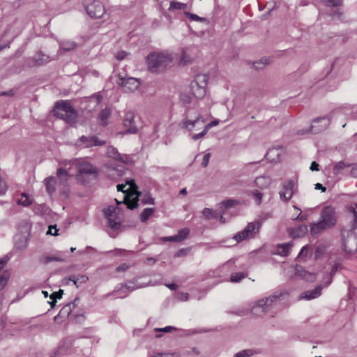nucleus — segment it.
Wrapping results in <instances>:
<instances>
[{
	"label": "nucleus",
	"instance_id": "nucleus-1",
	"mask_svg": "<svg viewBox=\"0 0 357 357\" xmlns=\"http://www.w3.org/2000/svg\"><path fill=\"white\" fill-rule=\"evenodd\" d=\"M351 219L354 222L350 229L342 230L343 246L348 253L357 251V204L349 207Z\"/></svg>",
	"mask_w": 357,
	"mask_h": 357
},
{
	"label": "nucleus",
	"instance_id": "nucleus-2",
	"mask_svg": "<svg viewBox=\"0 0 357 357\" xmlns=\"http://www.w3.org/2000/svg\"><path fill=\"white\" fill-rule=\"evenodd\" d=\"M146 61L150 71L160 73L171 67L173 57L168 52H151L147 56Z\"/></svg>",
	"mask_w": 357,
	"mask_h": 357
},
{
	"label": "nucleus",
	"instance_id": "nucleus-3",
	"mask_svg": "<svg viewBox=\"0 0 357 357\" xmlns=\"http://www.w3.org/2000/svg\"><path fill=\"white\" fill-rule=\"evenodd\" d=\"M287 295L285 290H278L275 291L271 296L260 299L257 303L252 308V313L260 316L264 314L274 306H275L280 301L283 300Z\"/></svg>",
	"mask_w": 357,
	"mask_h": 357
},
{
	"label": "nucleus",
	"instance_id": "nucleus-4",
	"mask_svg": "<svg viewBox=\"0 0 357 357\" xmlns=\"http://www.w3.org/2000/svg\"><path fill=\"white\" fill-rule=\"evenodd\" d=\"M336 223V216L334 208L324 207L320 215V220L311 225L310 231L312 234H319L321 231L334 226Z\"/></svg>",
	"mask_w": 357,
	"mask_h": 357
},
{
	"label": "nucleus",
	"instance_id": "nucleus-5",
	"mask_svg": "<svg viewBox=\"0 0 357 357\" xmlns=\"http://www.w3.org/2000/svg\"><path fill=\"white\" fill-rule=\"evenodd\" d=\"M54 114L70 125L77 121V112L67 100L58 101L54 105Z\"/></svg>",
	"mask_w": 357,
	"mask_h": 357
},
{
	"label": "nucleus",
	"instance_id": "nucleus-6",
	"mask_svg": "<svg viewBox=\"0 0 357 357\" xmlns=\"http://www.w3.org/2000/svg\"><path fill=\"white\" fill-rule=\"evenodd\" d=\"M77 169L76 178L82 183L87 184L91 180L96 179L98 175V169L93 166L90 162L82 160L76 162Z\"/></svg>",
	"mask_w": 357,
	"mask_h": 357
},
{
	"label": "nucleus",
	"instance_id": "nucleus-7",
	"mask_svg": "<svg viewBox=\"0 0 357 357\" xmlns=\"http://www.w3.org/2000/svg\"><path fill=\"white\" fill-rule=\"evenodd\" d=\"M204 124V120L198 112L188 110L182 121V128L187 129L188 131L199 130L202 129Z\"/></svg>",
	"mask_w": 357,
	"mask_h": 357
},
{
	"label": "nucleus",
	"instance_id": "nucleus-8",
	"mask_svg": "<svg viewBox=\"0 0 357 357\" xmlns=\"http://www.w3.org/2000/svg\"><path fill=\"white\" fill-rule=\"evenodd\" d=\"M208 76L205 74L197 75L190 83V92L196 98H202L206 95Z\"/></svg>",
	"mask_w": 357,
	"mask_h": 357
},
{
	"label": "nucleus",
	"instance_id": "nucleus-9",
	"mask_svg": "<svg viewBox=\"0 0 357 357\" xmlns=\"http://www.w3.org/2000/svg\"><path fill=\"white\" fill-rule=\"evenodd\" d=\"M261 227V223L259 221L249 222L244 229L238 231L233 236V239L237 243H240L245 240L254 238L259 231Z\"/></svg>",
	"mask_w": 357,
	"mask_h": 357
},
{
	"label": "nucleus",
	"instance_id": "nucleus-10",
	"mask_svg": "<svg viewBox=\"0 0 357 357\" xmlns=\"http://www.w3.org/2000/svg\"><path fill=\"white\" fill-rule=\"evenodd\" d=\"M104 214L105 218L107 219L108 226L114 229H119L121 227V220L119 218V215L121 213V208L119 206H109L107 208H105Z\"/></svg>",
	"mask_w": 357,
	"mask_h": 357
},
{
	"label": "nucleus",
	"instance_id": "nucleus-11",
	"mask_svg": "<svg viewBox=\"0 0 357 357\" xmlns=\"http://www.w3.org/2000/svg\"><path fill=\"white\" fill-rule=\"evenodd\" d=\"M282 188L279 195L282 200L288 202L298 190V181L296 178H290L282 183Z\"/></svg>",
	"mask_w": 357,
	"mask_h": 357
},
{
	"label": "nucleus",
	"instance_id": "nucleus-12",
	"mask_svg": "<svg viewBox=\"0 0 357 357\" xmlns=\"http://www.w3.org/2000/svg\"><path fill=\"white\" fill-rule=\"evenodd\" d=\"M116 82L118 85L121 86L123 89L124 92L126 93L135 91L140 86V82L138 79L132 77H125L121 75H118Z\"/></svg>",
	"mask_w": 357,
	"mask_h": 357
},
{
	"label": "nucleus",
	"instance_id": "nucleus-13",
	"mask_svg": "<svg viewBox=\"0 0 357 357\" xmlns=\"http://www.w3.org/2000/svg\"><path fill=\"white\" fill-rule=\"evenodd\" d=\"M106 142L99 139L96 136L80 137L76 142V146L79 148H90L96 146H104Z\"/></svg>",
	"mask_w": 357,
	"mask_h": 357
},
{
	"label": "nucleus",
	"instance_id": "nucleus-14",
	"mask_svg": "<svg viewBox=\"0 0 357 357\" xmlns=\"http://www.w3.org/2000/svg\"><path fill=\"white\" fill-rule=\"evenodd\" d=\"M123 126L125 129L124 134H136L138 131L135 121V114L131 111L126 112L123 119Z\"/></svg>",
	"mask_w": 357,
	"mask_h": 357
},
{
	"label": "nucleus",
	"instance_id": "nucleus-15",
	"mask_svg": "<svg viewBox=\"0 0 357 357\" xmlns=\"http://www.w3.org/2000/svg\"><path fill=\"white\" fill-rule=\"evenodd\" d=\"M86 10L89 16L93 18H100L105 13V8L101 2L93 1L86 6Z\"/></svg>",
	"mask_w": 357,
	"mask_h": 357
},
{
	"label": "nucleus",
	"instance_id": "nucleus-16",
	"mask_svg": "<svg viewBox=\"0 0 357 357\" xmlns=\"http://www.w3.org/2000/svg\"><path fill=\"white\" fill-rule=\"evenodd\" d=\"M330 124V119L328 116H324L319 117L312 121L311 125V131L317 133L326 130Z\"/></svg>",
	"mask_w": 357,
	"mask_h": 357
},
{
	"label": "nucleus",
	"instance_id": "nucleus-17",
	"mask_svg": "<svg viewBox=\"0 0 357 357\" xmlns=\"http://www.w3.org/2000/svg\"><path fill=\"white\" fill-rule=\"evenodd\" d=\"M142 195L141 192H137V193L135 194H130V195H126L124 196V199L123 202H119L116 199H115V201L116 202L117 205H119L122 203H124L127 205V208L129 209H134L135 208L137 207L138 206V201L139 200V197Z\"/></svg>",
	"mask_w": 357,
	"mask_h": 357
},
{
	"label": "nucleus",
	"instance_id": "nucleus-18",
	"mask_svg": "<svg viewBox=\"0 0 357 357\" xmlns=\"http://www.w3.org/2000/svg\"><path fill=\"white\" fill-rule=\"evenodd\" d=\"M322 289V285H318L312 290L305 291L299 296V300L310 301L317 298L321 296Z\"/></svg>",
	"mask_w": 357,
	"mask_h": 357
},
{
	"label": "nucleus",
	"instance_id": "nucleus-19",
	"mask_svg": "<svg viewBox=\"0 0 357 357\" xmlns=\"http://www.w3.org/2000/svg\"><path fill=\"white\" fill-rule=\"evenodd\" d=\"M287 231L289 234L295 238L304 236L307 234L308 229L305 225H299L296 227H289Z\"/></svg>",
	"mask_w": 357,
	"mask_h": 357
},
{
	"label": "nucleus",
	"instance_id": "nucleus-20",
	"mask_svg": "<svg viewBox=\"0 0 357 357\" xmlns=\"http://www.w3.org/2000/svg\"><path fill=\"white\" fill-rule=\"evenodd\" d=\"M106 154L107 157L112 158L115 160L120 161L123 163L128 162V157L120 154L117 149L114 146H108Z\"/></svg>",
	"mask_w": 357,
	"mask_h": 357
},
{
	"label": "nucleus",
	"instance_id": "nucleus-21",
	"mask_svg": "<svg viewBox=\"0 0 357 357\" xmlns=\"http://www.w3.org/2000/svg\"><path fill=\"white\" fill-rule=\"evenodd\" d=\"M107 175L112 178H116V177L122 176L125 169L122 165L114 166L112 164L107 165Z\"/></svg>",
	"mask_w": 357,
	"mask_h": 357
},
{
	"label": "nucleus",
	"instance_id": "nucleus-22",
	"mask_svg": "<svg viewBox=\"0 0 357 357\" xmlns=\"http://www.w3.org/2000/svg\"><path fill=\"white\" fill-rule=\"evenodd\" d=\"M282 153V148L280 147H273L268 150L266 158L267 160H269L272 162H276L280 160V156Z\"/></svg>",
	"mask_w": 357,
	"mask_h": 357
},
{
	"label": "nucleus",
	"instance_id": "nucleus-23",
	"mask_svg": "<svg viewBox=\"0 0 357 357\" xmlns=\"http://www.w3.org/2000/svg\"><path fill=\"white\" fill-rule=\"evenodd\" d=\"M33 59L35 65H37V66L44 65L51 61L50 56L44 54L41 51L36 52L33 55Z\"/></svg>",
	"mask_w": 357,
	"mask_h": 357
},
{
	"label": "nucleus",
	"instance_id": "nucleus-24",
	"mask_svg": "<svg viewBox=\"0 0 357 357\" xmlns=\"http://www.w3.org/2000/svg\"><path fill=\"white\" fill-rule=\"evenodd\" d=\"M293 244L291 243H283L278 245L275 251V255L286 257L289 255Z\"/></svg>",
	"mask_w": 357,
	"mask_h": 357
},
{
	"label": "nucleus",
	"instance_id": "nucleus-25",
	"mask_svg": "<svg viewBox=\"0 0 357 357\" xmlns=\"http://www.w3.org/2000/svg\"><path fill=\"white\" fill-rule=\"evenodd\" d=\"M77 46V44L73 40H63L59 42V52L61 51L69 52L75 50Z\"/></svg>",
	"mask_w": 357,
	"mask_h": 357
},
{
	"label": "nucleus",
	"instance_id": "nucleus-26",
	"mask_svg": "<svg viewBox=\"0 0 357 357\" xmlns=\"http://www.w3.org/2000/svg\"><path fill=\"white\" fill-rule=\"evenodd\" d=\"M111 116V110L108 108L102 109L98 114V121L100 125L107 126Z\"/></svg>",
	"mask_w": 357,
	"mask_h": 357
},
{
	"label": "nucleus",
	"instance_id": "nucleus-27",
	"mask_svg": "<svg viewBox=\"0 0 357 357\" xmlns=\"http://www.w3.org/2000/svg\"><path fill=\"white\" fill-rule=\"evenodd\" d=\"M118 191H122L126 193L130 190H136L137 188V185L133 179H130L126 181V184H119L117 186Z\"/></svg>",
	"mask_w": 357,
	"mask_h": 357
},
{
	"label": "nucleus",
	"instance_id": "nucleus-28",
	"mask_svg": "<svg viewBox=\"0 0 357 357\" xmlns=\"http://www.w3.org/2000/svg\"><path fill=\"white\" fill-rule=\"evenodd\" d=\"M44 184L46 187V190L49 195H52L55 192L56 179L54 177H47L44 180Z\"/></svg>",
	"mask_w": 357,
	"mask_h": 357
},
{
	"label": "nucleus",
	"instance_id": "nucleus-29",
	"mask_svg": "<svg viewBox=\"0 0 357 357\" xmlns=\"http://www.w3.org/2000/svg\"><path fill=\"white\" fill-rule=\"evenodd\" d=\"M64 259L62 257L55 256L45 255L39 259L40 263L47 264L52 261H63Z\"/></svg>",
	"mask_w": 357,
	"mask_h": 357
},
{
	"label": "nucleus",
	"instance_id": "nucleus-30",
	"mask_svg": "<svg viewBox=\"0 0 357 357\" xmlns=\"http://www.w3.org/2000/svg\"><path fill=\"white\" fill-rule=\"evenodd\" d=\"M312 252V247L309 245H306L302 248L299 254L297 256V259L298 260L305 259L309 255H311Z\"/></svg>",
	"mask_w": 357,
	"mask_h": 357
},
{
	"label": "nucleus",
	"instance_id": "nucleus-31",
	"mask_svg": "<svg viewBox=\"0 0 357 357\" xmlns=\"http://www.w3.org/2000/svg\"><path fill=\"white\" fill-rule=\"evenodd\" d=\"M142 287H143V286H137V287H135L131 286V285L125 284V285H122L121 287V288H119L118 290L114 291L112 294H114V292H122V293H124L125 295L121 296V298H124V297H126L127 296L128 292H130V291L135 290L137 288H142Z\"/></svg>",
	"mask_w": 357,
	"mask_h": 357
},
{
	"label": "nucleus",
	"instance_id": "nucleus-32",
	"mask_svg": "<svg viewBox=\"0 0 357 357\" xmlns=\"http://www.w3.org/2000/svg\"><path fill=\"white\" fill-rule=\"evenodd\" d=\"M301 277L307 282H313L316 280V275L313 273L307 271L305 269L300 271Z\"/></svg>",
	"mask_w": 357,
	"mask_h": 357
},
{
	"label": "nucleus",
	"instance_id": "nucleus-33",
	"mask_svg": "<svg viewBox=\"0 0 357 357\" xmlns=\"http://www.w3.org/2000/svg\"><path fill=\"white\" fill-rule=\"evenodd\" d=\"M69 280L72 281L77 287H79V284L85 283L88 280V277L85 275H79L78 277L71 276L69 278Z\"/></svg>",
	"mask_w": 357,
	"mask_h": 357
},
{
	"label": "nucleus",
	"instance_id": "nucleus-34",
	"mask_svg": "<svg viewBox=\"0 0 357 357\" xmlns=\"http://www.w3.org/2000/svg\"><path fill=\"white\" fill-rule=\"evenodd\" d=\"M154 211L155 209L153 208H144L140 215L141 221L143 222H146L149 218V217L153 215Z\"/></svg>",
	"mask_w": 357,
	"mask_h": 357
},
{
	"label": "nucleus",
	"instance_id": "nucleus-35",
	"mask_svg": "<svg viewBox=\"0 0 357 357\" xmlns=\"http://www.w3.org/2000/svg\"><path fill=\"white\" fill-rule=\"evenodd\" d=\"M269 59L267 58H263L262 59L255 61L252 63V67L259 70H262L266 65L269 64Z\"/></svg>",
	"mask_w": 357,
	"mask_h": 357
},
{
	"label": "nucleus",
	"instance_id": "nucleus-36",
	"mask_svg": "<svg viewBox=\"0 0 357 357\" xmlns=\"http://www.w3.org/2000/svg\"><path fill=\"white\" fill-rule=\"evenodd\" d=\"M255 183L258 187L263 188L269 185L270 179L266 176H259L256 178Z\"/></svg>",
	"mask_w": 357,
	"mask_h": 357
},
{
	"label": "nucleus",
	"instance_id": "nucleus-37",
	"mask_svg": "<svg viewBox=\"0 0 357 357\" xmlns=\"http://www.w3.org/2000/svg\"><path fill=\"white\" fill-rule=\"evenodd\" d=\"M202 214L206 219H213V218H217L218 217V213L216 211H213L211 208H205L203 211Z\"/></svg>",
	"mask_w": 357,
	"mask_h": 357
},
{
	"label": "nucleus",
	"instance_id": "nucleus-38",
	"mask_svg": "<svg viewBox=\"0 0 357 357\" xmlns=\"http://www.w3.org/2000/svg\"><path fill=\"white\" fill-rule=\"evenodd\" d=\"M246 276L247 275L242 272L232 273L230 277V282H240L243 279L246 278Z\"/></svg>",
	"mask_w": 357,
	"mask_h": 357
},
{
	"label": "nucleus",
	"instance_id": "nucleus-39",
	"mask_svg": "<svg viewBox=\"0 0 357 357\" xmlns=\"http://www.w3.org/2000/svg\"><path fill=\"white\" fill-rule=\"evenodd\" d=\"M338 267H339V264H335V265L333 266L332 269H331L330 273H328L327 275V276H326L327 277V281L326 282L325 287L328 286L332 282L333 275H335V273L337 271Z\"/></svg>",
	"mask_w": 357,
	"mask_h": 357
},
{
	"label": "nucleus",
	"instance_id": "nucleus-40",
	"mask_svg": "<svg viewBox=\"0 0 357 357\" xmlns=\"http://www.w3.org/2000/svg\"><path fill=\"white\" fill-rule=\"evenodd\" d=\"M238 204V202L236 199H229L225 201H222L220 204L222 207H224L225 209H228L230 208H232L237 205Z\"/></svg>",
	"mask_w": 357,
	"mask_h": 357
},
{
	"label": "nucleus",
	"instance_id": "nucleus-41",
	"mask_svg": "<svg viewBox=\"0 0 357 357\" xmlns=\"http://www.w3.org/2000/svg\"><path fill=\"white\" fill-rule=\"evenodd\" d=\"M56 176L62 182H66L68 180V173L63 168H59L56 171Z\"/></svg>",
	"mask_w": 357,
	"mask_h": 357
},
{
	"label": "nucleus",
	"instance_id": "nucleus-42",
	"mask_svg": "<svg viewBox=\"0 0 357 357\" xmlns=\"http://www.w3.org/2000/svg\"><path fill=\"white\" fill-rule=\"evenodd\" d=\"M189 233H190V230L188 228H184V229H180L178 231V234H176V236H178V242H181V241H183L184 239H185L188 237V236L189 235Z\"/></svg>",
	"mask_w": 357,
	"mask_h": 357
},
{
	"label": "nucleus",
	"instance_id": "nucleus-43",
	"mask_svg": "<svg viewBox=\"0 0 357 357\" xmlns=\"http://www.w3.org/2000/svg\"><path fill=\"white\" fill-rule=\"evenodd\" d=\"M18 203L24 206H28L31 204V201L26 193H22V197L18 200Z\"/></svg>",
	"mask_w": 357,
	"mask_h": 357
},
{
	"label": "nucleus",
	"instance_id": "nucleus-44",
	"mask_svg": "<svg viewBox=\"0 0 357 357\" xmlns=\"http://www.w3.org/2000/svg\"><path fill=\"white\" fill-rule=\"evenodd\" d=\"M185 3H180V2H176V1H171L169 10H174V9L181 10V9L185 8Z\"/></svg>",
	"mask_w": 357,
	"mask_h": 357
},
{
	"label": "nucleus",
	"instance_id": "nucleus-45",
	"mask_svg": "<svg viewBox=\"0 0 357 357\" xmlns=\"http://www.w3.org/2000/svg\"><path fill=\"white\" fill-rule=\"evenodd\" d=\"M347 167H349V165H346L342 161H340L335 165L333 173L335 174H338L342 169Z\"/></svg>",
	"mask_w": 357,
	"mask_h": 357
},
{
	"label": "nucleus",
	"instance_id": "nucleus-46",
	"mask_svg": "<svg viewBox=\"0 0 357 357\" xmlns=\"http://www.w3.org/2000/svg\"><path fill=\"white\" fill-rule=\"evenodd\" d=\"M253 351L250 349H245L236 353L234 357H250L253 355Z\"/></svg>",
	"mask_w": 357,
	"mask_h": 357
},
{
	"label": "nucleus",
	"instance_id": "nucleus-47",
	"mask_svg": "<svg viewBox=\"0 0 357 357\" xmlns=\"http://www.w3.org/2000/svg\"><path fill=\"white\" fill-rule=\"evenodd\" d=\"M102 96L98 93H95L90 97V101L95 103V105H98L102 101Z\"/></svg>",
	"mask_w": 357,
	"mask_h": 357
},
{
	"label": "nucleus",
	"instance_id": "nucleus-48",
	"mask_svg": "<svg viewBox=\"0 0 357 357\" xmlns=\"http://www.w3.org/2000/svg\"><path fill=\"white\" fill-rule=\"evenodd\" d=\"M143 204H154V199L149 194H146L141 199Z\"/></svg>",
	"mask_w": 357,
	"mask_h": 357
},
{
	"label": "nucleus",
	"instance_id": "nucleus-49",
	"mask_svg": "<svg viewBox=\"0 0 357 357\" xmlns=\"http://www.w3.org/2000/svg\"><path fill=\"white\" fill-rule=\"evenodd\" d=\"M323 2L327 6H339L342 3L341 0H323Z\"/></svg>",
	"mask_w": 357,
	"mask_h": 357
},
{
	"label": "nucleus",
	"instance_id": "nucleus-50",
	"mask_svg": "<svg viewBox=\"0 0 357 357\" xmlns=\"http://www.w3.org/2000/svg\"><path fill=\"white\" fill-rule=\"evenodd\" d=\"M188 49L183 50L182 52L181 57V62L183 64H185L190 61L191 59L187 54Z\"/></svg>",
	"mask_w": 357,
	"mask_h": 357
},
{
	"label": "nucleus",
	"instance_id": "nucleus-51",
	"mask_svg": "<svg viewBox=\"0 0 357 357\" xmlns=\"http://www.w3.org/2000/svg\"><path fill=\"white\" fill-rule=\"evenodd\" d=\"M253 197L258 205H259L261 203L263 194L261 193L259 190H255L253 192Z\"/></svg>",
	"mask_w": 357,
	"mask_h": 357
},
{
	"label": "nucleus",
	"instance_id": "nucleus-52",
	"mask_svg": "<svg viewBox=\"0 0 357 357\" xmlns=\"http://www.w3.org/2000/svg\"><path fill=\"white\" fill-rule=\"evenodd\" d=\"M207 132L208 130L204 127H203L202 130L200 132L192 135V139L195 141L198 140L199 139L203 137Z\"/></svg>",
	"mask_w": 357,
	"mask_h": 357
},
{
	"label": "nucleus",
	"instance_id": "nucleus-53",
	"mask_svg": "<svg viewBox=\"0 0 357 357\" xmlns=\"http://www.w3.org/2000/svg\"><path fill=\"white\" fill-rule=\"evenodd\" d=\"M176 328L174 326H166V327H164V328H155L154 329L155 331L156 332H165V333H169L172 331H176Z\"/></svg>",
	"mask_w": 357,
	"mask_h": 357
},
{
	"label": "nucleus",
	"instance_id": "nucleus-54",
	"mask_svg": "<svg viewBox=\"0 0 357 357\" xmlns=\"http://www.w3.org/2000/svg\"><path fill=\"white\" fill-rule=\"evenodd\" d=\"M186 16L189 19H190L193 21H197V22H202L205 20L204 18L201 17L197 15L196 14H192V13H186Z\"/></svg>",
	"mask_w": 357,
	"mask_h": 357
},
{
	"label": "nucleus",
	"instance_id": "nucleus-55",
	"mask_svg": "<svg viewBox=\"0 0 357 357\" xmlns=\"http://www.w3.org/2000/svg\"><path fill=\"white\" fill-rule=\"evenodd\" d=\"M8 275L5 272L0 276V286L3 288L8 282Z\"/></svg>",
	"mask_w": 357,
	"mask_h": 357
},
{
	"label": "nucleus",
	"instance_id": "nucleus-56",
	"mask_svg": "<svg viewBox=\"0 0 357 357\" xmlns=\"http://www.w3.org/2000/svg\"><path fill=\"white\" fill-rule=\"evenodd\" d=\"M58 231H59V229H56V225H54V226L51 225L49 227L48 231H47V234L57 236V235H59Z\"/></svg>",
	"mask_w": 357,
	"mask_h": 357
},
{
	"label": "nucleus",
	"instance_id": "nucleus-57",
	"mask_svg": "<svg viewBox=\"0 0 357 357\" xmlns=\"http://www.w3.org/2000/svg\"><path fill=\"white\" fill-rule=\"evenodd\" d=\"M210 158H211L210 153H207L204 155L203 160L202 162V166L203 167H206L208 166Z\"/></svg>",
	"mask_w": 357,
	"mask_h": 357
},
{
	"label": "nucleus",
	"instance_id": "nucleus-58",
	"mask_svg": "<svg viewBox=\"0 0 357 357\" xmlns=\"http://www.w3.org/2000/svg\"><path fill=\"white\" fill-rule=\"evenodd\" d=\"M128 53L126 51H120L116 53L115 58L119 61H121L125 59Z\"/></svg>",
	"mask_w": 357,
	"mask_h": 357
},
{
	"label": "nucleus",
	"instance_id": "nucleus-59",
	"mask_svg": "<svg viewBox=\"0 0 357 357\" xmlns=\"http://www.w3.org/2000/svg\"><path fill=\"white\" fill-rule=\"evenodd\" d=\"M63 294V290L60 289L59 291H55L50 295V299L57 300L60 299Z\"/></svg>",
	"mask_w": 357,
	"mask_h": 357
},
{
	"label": "nucleus",
	"instance_id": "nucleus-60",
	"mask_svg": "<svg viewBox=\"0 0 357 357\" xmlns=\"http://www.w3.org/2000/svg\"><path fill=\"white\" fill-rule=\"evenodd\" d=\"M130 267V265L127 264L126 263L121 264L119 265L116 268V272H121V271H126Z\"/></svg>",
	"mask_w": 357,
	"mask_h": 357
},
{
	"label": "nucleus",
	"instance_id": "nucleus-61",
	"mask_svg": "<svg viewBox=\"0 0 357 357\" xmlns=\"http://www.w3.org/2000/svg\"><path fill=\"white\" fill-rule=\"evenodd\" d=\"M70 303L67 304L65 305L60 311V313H64L67 314V315H69L71 312V307H70Z\"/></svg>",
	"mask_w": 357,
	"mask_h": 357
},
{
	"label": "nucleus",
	"instance_id": "nucleus-62",
	"mask_svg": "<svg viewBox=\"0 0 357 357\" xmlns=\"http://www.w3.org/2000/svg\"><path fill=\"white\" fill-rule=\"evenodd\" d=\"M307 215L305 213H302L301 212L295 218H294V220H297L299 221H304L307 219Z\"/></svg>",
	"mask_w": 357,
	"mask_h": 357
},
{
	"label": "nucleus",
	"instance_id": "nucleus-63",
	"mask_svg": "<svg viewBox=\"0 0 357 357\" xmlns=\"http://www.w3.org/2000/svg\"><path fill=\"white\" fill-rule=\"evenodd\" d=\"M351 118L352 119H357V106H352L351 107Z\"/></svg>",
	"mask_w": 357,
	"mask_h": 357
},
{
	"label": "nucleus",
	"instance_id": "nucleus-64",
	"mask_svg": "<svg viewBox=\"0 0 357 357\" xmlns=\"http://www.w3.org/2000/svg\"><path fill=\"white\" fill-rule=\"evenodd\" d=\"M178 353H162V357H179Z\"/></svg>",
	"mask_w": 357,
	"mask_h": 357
}]
</instances>
